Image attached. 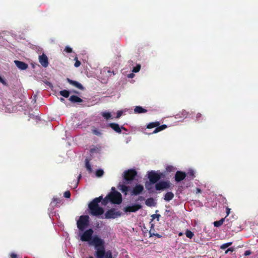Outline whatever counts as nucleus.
Instances as JSON below:
<instances>
[{"label": "nucleus", "mask_w": 258, "mask_h": 258, "mask_svg": "<svg viewBox=\"0 0 258 258\" xmlns=\"http://www.w3.org/2000/svg\"><path fill=\"white\" fill-rule=\"evenodd\" d=\"M151 183H147L146 182L145 183V186H146V188H147V189L149 191V192L150 193H152L154 192V190L152 189V187L151 186Z\"/></svg>", "instance_id": "30"}, {"label": "nucleus", "mask_w": 258, "mask_h": 258, "mask_svg": "<svg viewBox=\"0 0 258 258\" xmlns=\"http://www.w3.org/2000/svg\"><path fill=\"white\" fill-rule=\"evenodd\" d=\"M142 208L140 204H135L132 206H127L124 208L123 211L125 213L136 212Z\"/></svg>", "instance_id": "10"}, {"label": "nucleus", "mask_w": 258, "mask_h": 258, "mask_svg": "<svg viewBox=\"0 0 258 258\" xmlns=\"http://www.w3.org/2000/svg\"><path fill=\"white\" fill-rule=\"evenodd\" d=\"M0 82H2V83L4 84H6L5 81L1 77H0Z\"/></svg>", "instance_id": "50"}, {"label": "nucleus", "mask_w": 258, "mask_h": 258, "mask_svg": "<svg viewBox=\"0 0 258 258\" xmlns=\"http://www.w3.org/2000/svg\"><path fill=\"white\" fill-rule=\"evenodd\" d=\"M67 81L69 84H70L72 86L79 89L80 90H84V87L83 86V85L81 83H79L78 82L72 80L69 78H67Z\"/></svg>", "instance_id": "15"}, {"label": "nucleus", "mask_w": 258, "mask_h": 258, "mask_svg": "<svg viewBox=\"0 0 258 258\" xmlns=\"http://www.w3.org/2000/svg\"><path fill=\"white\" fill-rule=\"evenodd\" d=\"M82 177V175L81 174H80V175L78 176V182H79V180ZM78 183V182H77ZM78 184V183H77ZM77 186V184H76V186Z\"/></svg>", "instance_id": "49"}, {"label": "nucleus", "mask_w": 258, "mask_h": 258, "mask_svg": "<svg viewBox=\"0 0 258 258\" xmlns=\"http://www.w3.org/2000/svg\"><path fill=\"white\" fill-rule=\"evenodd\" d=\"M110 202L114 204H120L122 201V196L120 192L116 191L115 188L112 187L111 191L109 194Z\"/></svg>", "instance_id": "3"}, {"label": "nucleus", "mask_w": 258, "mask_h": 258, "mask_svg": "<svg viewBox=\"0 0 258 258\" xmlns=\"http://www.w3.org/2000/svg\"><path fill=\"white\" fill-rule=\"evenodd\" d=\"M77 227L80 231H83L89 225V217L88 215H82L77 222Z\"/></svg>", "instance_id": "4"}, {"label": "nucleus", "mask_w": 258, "mask_h": 258, "mask_svg": "<svg viewBox=\"0 0 258 258\" xmlns=\"http://www.w3.org/2000/svg\"><path fill=\"white\" fill-rule=\"evenodd\" d=\"M120 216V212L116 211L115 209H111L108 210L105 214V218L106 219H115Z\"/></svg>", "instance_id": "8"}, {"label": "nucleus", "mask_w": 258, "mask_h": 258, "mask_svg": "<svg viewBox=\"0 0 258 258\" xmlns=\"http://www.w3.org/2000/svg\"><path fill=\"white\" fill-rule=\"evenodd\" d=\"M101 204L102 205H106L109 201H110V198L109 197V194L104 199H102Z\"/></svg>", "instance_id": "27"}, {"label": "nucleus", "mask_w": 258, "mask_h": 258, "mask_svg": "<svg viewBox=\"0 0 258 258\" xmlns=\"http://www.w3.org/2000/svg\"><path fill=\"white\" fill-rule=\"evenodd\" d=\"M63 196L66 198H70L71 197V193L69 191H66L63 194Z\"/></svg>", "instance_id": "39"}, {"label": "nucleus", "mask_w": 258, "mask_h": 258, "mask_svg": "<svg viewBox=\"0 0 258 258\" xmlns=\"http://www.w3.org/2000/svg\"><path fill=\"white\" fill-rule=\"evenodd\" d=\"M46 84H47L48 85H49V86H51V83H50V82H47L46 83Z\"/></svg>", "instance_id": "51"}, {"label": "nucleus", "mask_w": 258, "mask_h": 258, "mask_svg": "<svg viewBox=\"0 0 258 258\" xmlns=\"http://www.w3.org/2000/svg\"><path fill=\"white\" fill-rule=\"evenodd\" d=\"M166 212H170V210H166Z\"/></svg>", "instance_id": "53"}, {"label": "nucleus", "mask_w": 258, "mask_h": 258, "mask_svg": "<svg viewBox=\"0 0 258 258\" xmlns=\"http://www.w3.org/2000/svg\"><path fill=\"white\" fill-rule=\"evenodd\" d=\"M75 59L76 60V61L74 64V66L76 68L80 67L81 65V62L79 60H78L77 57H76Z\"/></svg>", "instance_id": "38"}, {"label": "nucleus", "mask_w": 258, "mask_h": 258, "mask_svg": "<svg viewBox=\"0 0 258 258\" xmlns=\"http://www.w3.org/2000/svg\"><path fill=\"white\" fill-rule=\"evenodd\" d=\"M11 258H18V256L16 254L14 253H12L11 254Z\"/></svg>", "instance_id": "45"}, {"label": "nucleus", "mask_w": 258, "mask_h": 258, "mask_svg": "<svg viewBox=\"0 0 258 258\" xmlns=\"http://www.w3.org/2000/svg\"><path fill=\"white\" fill-rule=\"evenodd\" d=\"M59 203V199L57 198H53V201L52 202V204H54V206H56V205Z\"/></svg>", "instance_id": "42"}, {"label": "nucleus", "mask_w": 258, "mask_h": 258, "mask_svg": "<svg viewBox=\"0 0 258 258\" xmlns=\"http://www.w3.org/2000/svg\"><path fill=\"white\" fill-rule=\"evenodd\" d=\"M93 232L91 228L86 230L81 236V240L82 241L89 242L90 244L94 246L95 258H113L112 252L110 250H105L104 240L97 235L92 237Z\"/></svg>", "instance_id": "1"}, {"label": "nucleus", "mask_w": 258, "mask_h": 258, "mask_svg": "<svg viewBox=\"0 0 258 258\" xmlns=\"http://www.w3.org/2000/svg\"><path fill=\"white\" fill-rule=\"evenodd\" d=\"M231 244H232V242H228V243H224V244H222L220 247L222 249H225L226 248H227L228 247H229V246H230Z\"/></svg>", "instance_id": "35"}, {"label": "nucleus", "mask_w": 258, "mask_h": 258, "mask_svg": "<svg viewBox=\"0 0 258 258\" xmlns=\"http://www.w3.org/2000/svg\"><path fill=\"white\" fill-rule=\"evenodd\" d=\"M160 216H161L160 214H153L151 216V217H152V219H157V221L159 220V218H160Z\"/></svg>", "instance_id": "37"}, {"label": "nucleus", "mask_w": 258, "mask_h": 258, "mask_svg": "<svg viewBox=\"0 0 258 258\" xmlns=\"http://www.w3.org/2000/svg\"><path fill=\"white\" fill-rule=\"evenodd\" d=\"M102 196L96 198L89 204L88 207L90 210V213L93 216H100L103 214V209L99 206L98 204L101 201Z\"/></svg>", "instance_id": "2"}, {"label": "nucleus", "mask_w": 258, "mask_h": 258, "mask_svg": "<svg viewBox=\"0 0 258 258\" xmlns=\"http://www.w3.org/2000/svg\"><path fill=\"white\" fill-rule=\"evenodd\" d=\"M233 251V249L232 248H228L226 251V253H227L228 251H231L232 252Z\"/></svg>", "instance_id": "48"}, {"label": "nucleus", "mask_w": 258, "mask_h": 258, "mask_svg": "<svg viewBox=\"0 0 258 258\" xmlns=\"http://www.w3.org/2000/svg\"><path fill=\"white\" fill-rule=\"evenodd\" d=\"M171 184L169 181H161L155 184V189L157 190H161L170 187Z\"/></svg>", "instance_id": "9"}, {"label": "nucleus", "mask_w": 258, "mask_h": 258, "mask_svg": "<svg viewBox=\"0 0 258 258\" xmlns=\"http://www.w3.org/2000/svg\"><path fill=\"white\" fill-rule=\"evenodd\" d=\"M149 234H150V237L155 236L157 237L158 238H161V235H160L158 233H152V230L151 229L149 231Z\"/></svg>", "instance_id": "36"}, {"label": "nucleus", "mask_w": 258, "mask_h": 258, "mask_svg": "<svg viewBox=\"0 0 258 258\" xmlns=\"http://www.w3.org/2000/svg\"><path fill=\"white\" fill-rule=\"evenodd\" d=\"M134 76H135V74H133V73H131V74L128 75V77L129 78H133L134 77Z\"/></svg>", "instance_id": "47"}, {"label": "nucleus", "mask_w": 258, "mask_h": 258, "mask_svg": "<svg viewBox=\"0 0 258 258\" xmlns=\"http://www.w3.org/2000/svg\"><path fill=\"white\" fill-rule=\"evenodd\" d=\"M185 234L186 237L190 239H191L194 235V233L189 230H187L185 231Z\"/></svg>", "instance_id": "31"}, {"label": "nucleus", "mask_w": 258, "mask_h": 258, "mask_svg": "<svg viewBox=\"0 0 258 258\" xmlns=\"http://www.w3.org/2000/svg\"><path fill=\"white\" fill-rule=\"evenodd\" d=\"M101 150L100 146H94L93 148H91L90 150V152L91 153H98Z\"/></svg>", "instance_id": "26"}, {"label": "nucleus", "mask_w": 258, "mask_h": 258, "mask_svg": "<svg viewBox=\"0 0 258 258\" xmlns=\"http://www.w3.org/2000/svg\"><path fill=\"white\" fill-rule=\"evenodd\" d=\"M176 170V168L172 165H168L166 168V171L167 172H174Z\"/></svg>", "instance_id": "29"}, {"label": "nucleus", "mask_w": 258, "mask_h": 258, "mask_svg": "<svg viewBox=\"0 0 258 258\" xmlns=\"http://www.w3.org/2000/svg\"><path fill=\"white\" fill-rule=\"evenodd\" d=\"M148 178L151 184L156 183L164 175L163 173L151 171L148 172Z\"/></svg>", "instance_id": "6"}, {"label": "nucleus", "mask_w": 258, "mask_h": 258, "mask_svg": "<svg viewBox=\"0 0 258 258\" xmlns=\"http://www.w3.org/2000/svg\"><path fill=\"white\" fill-rule=\"evenodd\" d=\"M108 126L110 127L112 130H113L115 132L117 133H120L121 132V130L125 131L126 130L125 127L122 126L120 127L119 124L116 123H110L108 124Z\"/></svg>", "instance_id": "13"}, {"label": "nucleus", "mask_w": 258, "mask_h": 258, "mask_svg": "<svg viewBox=\"0 0 258 258\" xmlns=\"http://www.w3.org/2000/svg\"><path fill=\"white\" fill-rule=\"evenodd\" d=\"M147 110L146 109L143 108L140 106H137L134 109V112L135 113H146Z\"/></svg>", "instance_id": "19"}, {"label": "nucleus", "mask_w": 258, "mask_h": 258, "mask_svg": "<svg viewBox=\"0 0 258 258\" xmlns=\"http://www.w3.org/2000/svg\"><path fill=\"white\" fill-rule=\"evenodd\" d=\"M171 216L170 214L168 215V216Z\"/></svg>", "instance_id": "59"}, {"label": "nucleus", "mask_w": 258, "mask_h": 258, "mask_svg": "<svg viewBox=\"0 0 258 258\" xmlns=\"http://www.w3.org/2000/svg\"><path fill=\"white\" fill-rule=\"evenodd\" d=\"M91 131L92 133L96 136L100 137L102 135L101 131L97 129L94 126L92 127Z\"/></svg>", "instance_id": "24"}, {"label": "nucleus", "mask_w": 258, "mask_h": 258, "mask_svg": "<svg viewBox=\"0 0 258 258\" xmlns=\"http://www.w3.org/2000/svg\"><path fill=\"white\" fill-rule=\"evenodd\" d=\"M119 186L120 187L119 189L121 191V192L126 195L127 194V192L129 190V187L124 184H119Z\"/></svg>", "instance_id": "22"}, {"label": "nucleus", "mask_w": 258, "mask_h": 258, "mask_svg": "<svg viewBox=\"0 0 258 258\" xmlns=\"http://www.w3.org/2000/svg\"><path fill=\"white\" fill-rule=\"evenodd\" d=\"M160 122L159 121H155L150 122L147 125V128L150 129L154 127H156L154 131L152 133L150 134H156L159 132H161L167 127V126L166 124H163L160 125Z\"/></svg>", "instance_id": "5"}, {"label": "nucleus", "mask_w": 258, "mask_h": 258, "mask_svg": "<svg viewBox=\"0 0 258 258\" xmlns=\"http://www.w3.org/2000/svg\"><path fill=\"white\" fill-rule=\"evenodd\" d=\"M86 168L87 170L90 172H92V167L91 165L89 163V161L87 159H86Z\"/></svg>", "instance_id": "32"}, {"label": "nucleus", "mask_w": 258, "mask_h": 258, "mask_svg": "<svg viewBox=\"0 0 258 258\" xmlns=\"http://www.w3.org/2000/svg\"><path fill=\"white\" fill-rule=\"evenodd\" d=\"M60 100L61 101H64V99L63 98H61L60 99Z\"/></svg>", "instance_id": "52"}, {"label": "nucleus", "mask_w": 258, "mask_h": 258, "mask_svg": "<svg viewBox=\"0 0 258 258\" xmlns=\"http://www.w3.org/2000/svg\"><path fill=\"white\" fill-rule=\"evenodd\" d=\"M39 61L40 64L44 68L48 66V60L47 56L43 53L39 56Z\"/></svg>", "instance_id": "14"}, {"label": "nucleus", "mask_w": 258, "mask_h": 258, "mask_svg": "<svg viewBox=\"0 0 258 258\" xmlns=\"http://www.w3.org/2000/svg\"><path fill=\"white\" fill-rule=\"evenodd\" d=\"M89 258H94L93 256H90Z\"/></svg>", "instance_id": "56"}, {"label": "nucleus", "mask_w": 258, "mask_h": 258, "mask_svg": "<svg viewBox=\"0 0 258 258\" xmlns=\"http://www.w3.org/2000/svg\"><path fill=\"white\" fill-rule=\"evenodd\" d=\"M122 111H118L116 113V118H119L122 115Z\"/></svg>", "instance_id": "41"}, {"label": "nucleus", "mask_w": 258, "mask_h": 258, "mask_svg": "<svg viewBox=\"0 0 258 258\" xmlns=\"http://www.w3.org/2000/svg\"><path fill=\"white\" fill-rule=\"evenodd\" d=\"M225 218H222L219 221H215L213 224H214V226L215 227H219L220 226H221L224 223V222L225 221Z\"/></svg>", "instance_id": "23"}, {"label": "nucleus", "mask_w": 258, "mask_h": 258, "mask_svg": "<svg viewBox=\"0 0 258 258\" xmlns=\"http://www.w3.org/2000/svg\"><path fill=\"white\" fill-rule=\"evenodd\" d=\"M144 190V186L141 184L136 185L133 189L131 192V195H139Z\"/></svg>", "instance_id": "12"}, {"label": "nucleus", "mask_w": 258, "mask_h": 258, "mask_svg": "<svg viewBox=\"0 0 258 258\" xmlns=\"http://www.w3.org/2000/svg\"><path fill=\"white\" fill-rule=\"evenodd\" d=\"M104 174V171L102 169H98L96 172V175L97 177H101Z\"/></svg>", "instance_id": "33"}, {"label": "nucleus", "mask_w": 258, "mask_h": 258, "mask_svg": "<svg viewBox=\"0 0 258 258\" xmlns=\"http://www.w3.org/2000/svg\"><path fill=\"white\" fill-rule=\"evenodd\" d=\"M102 115L107 120L110 119L111 117V113L109 112H102Z\"/></svg>", "instance_id": "28"}, {"label": "nucleus", "mask_w": 258, "mask_h": 258, "mask_svg": "<svg viewBox=\"0 0 258 258\" xmlns=\"http://www.w3.org/2000/svg\"><path fill=\"white\" fill-rule=\"evenodd\" d=\"M186 177V173L184 171H176L174 178L177 182H180L185 178Z\"/></svg>", "instance_id": "11"}, {"label": "nucleus", "mask_w": 258, "mask_h": 258, "mask_svg": "<svg viewBox=\"0 0 258 258\" xmlns=\"http://www.w3.org/2000/svg\"><path fill=\"white\" fill-rule=\"evenodd\" d=\"M251 253V252L250 250H246L244 252V255L245 256H248L250 255Z\"/></svg>", "instance_id": "43"}, {"label": "nucleus", "mask_w": 258, "mask_h": 258, "mask_svg": "<svg viewBox=\"0 0 258 258\" xmlns=\"http://www.w3.org/2000/svg\"><path fill=\"white\" fill-rule=\"evenodd\" d=\"M137 175V171L135 169H131L124 172L123 177L125 180L131 181L134 180Z\"/></svg>", "instance_id": "7"}, {"label": "nucleus", "mask_w": 258, "mask_h": 258, "mask_svg": "<svg viewBox=\"0 0 258 258\" xmlns=\"http://www.w3.org/2000/svg\"><path fill=\"white\" fill-rule=\"evenodd\" d=\"M174 194L171 191H169L166 193L164 196V199L166 201H170L174 198Z\"/></svg>", "instance_id": "21"}, {"label": "nucleus", "mask_w": 258, "mask_h": 258, "mask_svg": "<svg viewBox=\"0 0 258 258\" xmlns=\"http://www.w3.org/2000/svg\"><path fill=\"white\" fill-rule=\"evenodd\" d=\"M64 51L67 53H71L72 52V49L69 46H66L64 48Z\"/></svg>", "instance_id": "40"}, {"label": "nucleus", "mask_w": 258, "mask_h": 258, "mask_svg": "<svg viewBox=\"0 0 258 258\" xmlns=\"http://www.w3.org/2000/svg\"><path fill=\"white\" fill-rule=\"evenodd\" d=\"M158 212V210H156V213H157V212Z\"/></svg>", "instance_id": "58"}, {"label": "nucleus", "mask_w": 258, "mask_h": 258, "mask_svg": "<svg viewBox=\"0 0 258 258\" xmlns=\"http://www.w3.org/2000/svg\"><path fill=\"white\" fill-rule=\"evenodd\" d=\"M145 204L149 207L155 206L156 203L153 198L147 199L145 201Z\"/></svg>", "instance_id": "20"}, {"label": "nucleus", "mask_w": 258, "mask_h": 258, "mask_svg": "<svg viewBox=\"0 0 258 258\" xmlns=\"http://www.w3.org/2000/svg\"><path fill=\"white\" fill-rule=\"evenodd\" d=\"M226 214H227L226 216H227L230 214V209L228 207H227L226 209Z\"/></svg>", "instance_id": "46"}, {"label": "nucleus", "mask_w": 258, "mask_h": 258, "mask_svg": "<svg viewBox=\"0 0 258 258\" xmlns=\"http://www.w3.org/2000/svg\"><path fill=\"white\" fill-rule=\"evenodd\" d=\"M202 116V115L201 113H198L197 114H196V118L197 119H199L200 118H201V117Z\"/></svg>", "instance_id": "44"}, {"label": "nucleus", "mask_w": 258, "mask_h": 258, "mask_svg": "<svg viewBox=\"0 0 258 258\" xmlns=\"http://www.w3.org/2000/svg\"><path fill=\"white\" fill-rule=\"evenodd\" d=\"M182 235V233H180L179 234V236H181V235Z\"/></svg>", "instance_id": "55"}, {"label": "nucleus", "mask_w": 258, "mask_h": 258, "mask_svg": "<svg viewBox=\"0 0 258 258\" xmlns=\"http://www.w3.org/2000/svg\"><path fill=\"white\" fill-rule=\"evenodd\" d=\"M74 92L75 93H79V92H77V91H74Z\"/></svg>", "instance_id": "54"}, {"label": "nucleus", "mask_w": 258, "mask_h": 258, "mask_svg": "<svg viewBox=\"0 0 258 258\" xmlns=\"http://www.w3.org/2000/svg\"><path fill=\"white\" fill-rule=\"evenodd\" d=\"M69 100L72 103H81L83 101V99L76 95L71 96Z\"/></svg>", "instance_id": "17"}, {"label": "nucleus", "mask_w": 258, "mask_h": 258, "mask_svg": "<svg viewBox=\"0 0 258 258\" xmlns=\"http://www.w3.org/2000/svg\"><path fill=\"white\" fill-rule=\"evenodd\" d=\"M200 191V189H198V191Z\"/></svg>", "instance_id": "57"}, {"label": "nucleus", "mask_w": 258, "mask_h": 258, "mask_svg": "<svg viewBox=\"0 0 258 258\" xmlns=\"http://www.w3.org/2000/svg\"><path fill=\"white\" fill-rule=\"evenodd\" d=\"M15 64L16 65V66L19 69H20L21 70H25L28 67V64L23 61H21L19 60H15Z\"/></svg>", "instance_id": "16"}, {"label": "nucleus", "mask_w": 258, "mask_h": 258, "mask_svg": "<svg viewBox=\"0 0 258 258\" xmlns=\"http://www.w3.org/2000/svg\"><path fill=\"white\" fill-rule=\"evenodd\" d=\"M186 176L188 180H193L195 177V172L194 170L191 169H189L186 174Z\"/></svg>", "instance_id": "18"}, {"label": "nucleus", "mask_w": 258, "mask_h": 258, "mask_svg": "<svg viewBox=\"0 0 258 258\" xmlns=\"http://www.w3.org/2000/svg\"><path fill=\"white\" fill-rule=\"evenodd\" d=\"M59 94L61 96H62L65 98H68L69 97L70 92L68 90H63L59 92Z\"/></svg>", "instance_id": "25"}, {"label": "nucleus", "mask_w": 258, "mask_h": 258, "mask_svg": "<svg viewBox=\"0 0 258 258\" xmlns=\"http://www.w3.org/2000/svg\"><path fill=\"white\" fill-rule=\"evenodd\" d=\"M140 69H141V65L137 64L136 67L133 68L132 71L134 73H138L140 71Z\"/></svg>", "instance_id": "34"}]
</instances>
